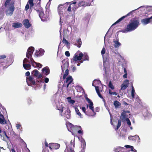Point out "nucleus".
<instances>
[{"label": "nucleus", "instance_id": "15", "mask_svg": "<svg viewBox=\"0 0 152 152\" xmlns=\"http://www.w3.org/2000/svg\"><path fill=\"white\" fill-rule=\"evenodd\" d=\"M152 17H150L149 18H146L141 20V22L144 25H146L149 23L151 22V19Z\"/></svg>", "mask_w": 152, "mask_h": 152}, {"label": "nucleus", "instance_id": "28", "mask_svg": "<svg viewBox=\"0 0 152 152\" xmlns=\"http://www.w3.org/2000/svg\"><path fill=\"white\" fill-rule=\"evenodd\" d=\"M127 116L126 115V112H125L124 111L121 114V119L122 120H125L126 118V117H127Z\"/></svg>", "mask_w": 152, "mask_h": 152}, {"label": "nucleus", "instance_id": "58", "mask_svg": "<svg viewBox=\"0 0 152 152\" xmlns=\"http://www.w3.org/2000/svg\"><path fill=\"white\" fill-rule=\"evenodd\" d=\"M117 94V93L115 92H112V95H115L116 96Z\"/></svg>", "mask_w": 152, "mask_h": 152}, {"label": "nucleus", "instance_id": "56", "mask_svg": "<svg viewBox=\"0 0 152 152\" xmlns=\"http://www.w3.org/2000/svg\"><path fill=\"white\" fill-rule=\"evenodd\" d=\"M77 133L79 134L83 133V132L81 130H78L77 131Z\"/></svg>", "mask_w": 152, "mask_h": 152}, {"label": "nucleus", "instance_id": "3", "mask_svg": "<svg viewBox=\"0 0 152 152\" xmlns=\"http://www.w3.org/2000/svg\"><path fill=\"white\" fill-rule=\"evenodd\" d=\"M64 107L61 106L59 108H58V110H59L61 112V116L65 117V120L70 119L71 118L70 111L69 108H67L64 113L62 114L63 111Z\"/></svg>", "mask_w": 152, "mask_h": 152}, {"label": "nucleus", "instance_id": "4", "mask_svg": "<svg viewBox=\"0 0 152 152\" xmlns=\"http://www.w3.org/2000/svg\"><path fill=\"white\" fill-rule=\"evenodd\" d=\"M34 9L37 11L39 13V15L41 20L42 21H45L48 19L49 15L48 13H46L44 14V12L39 10L37 9L36 8H34Z\"/></svg>", "mask_w": 152, "mask_h": 152}, {"label": "nucleus", "instance_id": "59", "mask_svg": "<svg viewBox=\"0 0 152 152\" xmlns=\"http://www.w3.org/2000/svg\"><path fill=\"white\" fill-rule=\"evenodd\" d=\"M72 83V82L71 81L70 82L68 83H67V84L66 85V88H67L69 86V85L70 84Z\"/></svg>", "mask_w": 152, "mask_h": 152}, {"label": "nucleus", "instance_id": "52", "mask_svg": "<svg viewBox=\"0 0 152 152\" xmlns=\"http://www.w3.org/2000/svg\"><path fill=\"white\" fill-rule=\"evenodd\" d=\"M31 100L30 99H28V104H30L31 102Z\"/></svg>", "mask_w": 152, "mask_h": 152}, {"label": "nucleus", "instance_id": "9", "mask_svg": "<svg viewBox=\"0 0 152 152\" xmlns=\"http://www.w3.org/2000/svg\"><path fill=\"white\" fill-rule=\"evenodd\" d=\"M33 76L37 77V79H40L42 77L41 74H39V72L37 69H34L31 73Z\"/></svg>", "mask_w": 152, "mask_h": 152}, {"label": "nucleus", "instance_id": "38", "mask_svg": "<svg viewBox=\"0 0 152 152\" xmlns=\"http://www.w3.org/2000/svg\"><path fill=\"white\" fill-rule=\"evenodd\" d=\"M11 1V0H6L4 4L5 7H7Z\"/></svg>", "mask_w": 152, "mask_h": 152}, {"label": "nucleus", "instance_id": "7", "mask_svg": "<svg viewBox=\"0 0 152 152\" xmlns=\"http://www.w3.org/2000/svg\"><path fill=\"white\" fill-rule=\"evenodd\" d=\"M26 82L28 86H32L36 84V82L34 80V78L31 76L27 77L26 78Z\"/></svg>", "mask_w": 152, "mask_h": 152}, {"label": "nucleus", "instance_id": "36", "mask_svg": "<svg viewBox=\"0 0 152 152\" xmlns=\"http://www.w3.org/2000/svg\"><path fill=\"white\" fill-rule=\"evenodd\" d=\"M92 86L95 87V90H96V91L97 93L99 92V86H94V85L93 83H92Z\"/></svg>", "mask_w": 152, "mask_h": 152}, {"label": "nucleus", "instance_id": "53", "mask_svg": "<svg viewBox=\"0 0 152 152\" xmlns=\"http://www.w3.org/2000/svg\"><path fill=\"white\" fill-rule=\"evenodd\" d=\"M123 104L124 105H128V103L126 102H125V101H123Z\"/></svg>", "mask_w": 152, "mask_h": 152}, {"label": "nucleus", "instance_id": "20", "mask_svg": "<svg viewBox=\"0 0 152 152\" xmlns=\"http://www.w3.org/2000/svg\"><path fill=\"white\" fill-rule=\"evenodd\" d=\"M94 0H89V2L86 4L83 1H81L79 3V6H84V5L87 6H90L91 5V3Z\"/></svg>", "mask_w": 152, "mask_h": 152}, {"label": "nucleus", "instance_id": "19", "mask_svg": "<svg viewBox=\"0 0 152 152\" xmlns=\"http://www.w3.org/2000/svg\"><path fill=\"white\" fill-rule=\"evenodd\" d=\"M66 7H65L64 6L62 5H60L58 7V10L60 14H63V10H65Z\"/></svg>", "mask_w": 152, "mask_h": 152}, {"label": "nucleus", "instance_id": "27", "mask_svg": "<svg viewBox=\"0 0 152 152\" xmlns=\"http://www.w3.org/2000/svg\"><path fill=\"white\" fill-rule=\"evenodd\" d=\"M0 107L1 108H1L0 109L2 112L1 113L3 114V115H4L5 114H7L6 109L4 106H2L1 105V106H0Z\"/></svg>", "mask_w": 152, "mask_h": 152}, {"label": "nucleus", "instance_id": "29", "mask_svg": "<svg viewBox=\"0 0 152 152\" xmlns=\"http://www.w3.org/2000/svg\"><path fill=\"white\" fill-rule=\"evenodd\" d=\"M28 3L30 4V10L31 9V8L34 6V4L33 2V0H28Z\"/></svg>", "mask_w": 152, "mask_h": 152}, {"label": "nucleus", "instance_id": "25", "mask_svg": "<svg viewBox=\"0 0 152 152\" xmlns=\"http://www.w3.org/2000/svg\"><path fill=\"white\" fill-rule=\"evenodd\" d=\"M82 44V42L80 38L76 40L75 45L78 48H80Z\"/></svg>", "mask_w": 152, "mask_h": 152}, {"label": "nucleus", "instance_id": "57", "mask_svg": "<svg viewBox=\"0 0 152 152\" xmlns=\"http://www.w3.org/2000/svg\"><path fill=\"white\" fill-rule=\"evenodd\" d=\"M21 127V125L19 124H18L16 125V127L17 129H20Z\"/></svg>", "mask_w": 152, "mask_h": 152}, {"label": "nucleus", "instance_id": "12", "mask_svg": "<svg viewBox=\"0 0 152 152\" xmlns=\"http://www.w3.org/2000/svg\"><path fill=\"white\" fill-rule=\"evenodd\" d=\"M49 148L51 149H57L60 146L59 144L57 143H50L49 144Z\"/></svg>", "mask_w": 152, "mask_h": 152}, {"label": "nucleus", "instance_id": "17", "mask_svg": "<svg viewBox=\"0 0 152 152\" xmlns=\"http://www.w3.org/2000/svg\"><path fill=\"white\" fill-rule=\"evenodd\" d=\"M129 140L132 141L139 140L140 137L136 135L134 136H130L128 137Z\"/></svg>", "mask_w": 152, "mask_h": 152}, {"label": "nucleus", "instance_id": "39", "mask_svg": "<svg viewBox=\"0 0 152 152\" xmlns=\"http://www.w3.org/2000/svg\"><path fill=\"white\" fill-rule=\"evenodd\" d=\"M127 122V124L129 125L130 126L131 124V122L128 118H126L125 120Z\"/></svg>", "mask_w": 152, "mask_h": 152}, {"label": "nucleus", "instance_id": "44", "mask_svg": "<svg viewBox=\"0 0 152 152\" xmlns=\"http://www.w3.org/2000/svg\"><path fill=\"white\" fill-rule=\"evenodd\" d=\"M105 48H102V49L101 51V53L102 55H103L105 53Z\"/></svg>", "mask_w": 152, "mask_h": 152}, {"label": "nucleus", "instance_id": "62", "mask_svg": "<svg viewBox=\"0 0 152 152\" xmlns=\"http://www.w3.org/2000/svg\"><path fill=\"white\" fill-rule=\"evenodd\" d=\"M124 72L125 73H127L126 69L125 68H124Z\"/></svg>", "mask_w": 152, "mask_h": 152}, {"label": "nucleus", "instance_id": "43", "mask_svg": "<svg viewBox=\"0 0 152 152\" xmlns=\"http://www.w3.org/2000/svg\"><path fill=\"white\" fill-rule=\"evenodd\" d=\"M65 55L67 57H69L70 56V54L68 51H66L65 53Z\"/></svg>", "mask_w": 152, "mask_h": 152}, {"label": "nucleus", "instance_id": "49", "mask_svg": "<svg viewBox=\"0 0 152 152\" xmlns=\"http://www.w3.org/2000/svg\"><path fill=\"white\" fill-rule=\"evenodd\" d=\"M49 81V79L48 78L46 77L45 78V80H44V81L45 83H48V82Z\"/></svg>", "mask_w": 152, "mask_h": 152}, {"label": "nucleus", "instance_id": "13", "mask_svg": "<svg viewBox=\"0 0 152 152\" xmlns=\"http://www.w3.org/2000/svg\"><path fill=\"white\" fill-rule=\"evenodd\" d=\"M44 50L42 49H41L38 51L36 50L34 56L36 57L41 56L44 54Z\"/></svg>", "mask_w": 152, "mask_h": 152}, {"label": "nucleus", "instance_id": "18", "mask_svg": "<svg viewBox=\"0 0 152 152\" xmlns=\"http://www.w3.org/2000/svg\"><path fill=\"white\" fill-rule=\"evenodd\" d=\"M42 72L43 73L45 72V75H47L50 73V70L48 66H46L42 69Z\"/></svg>", "mask_w": 152, "mask_h": 152}, {"label": "nucleus", "instance_id": "42", "mask_svg": "<svg viewBox=\"0 0 152 152\" xmlns=\"http://www.w3.org/2000/svg\"><path fill=\"white\" fill-rule=\"evenodd\" d=\"M36 64L37 66L39 68H41L42 67V65L39 63H36Z\"/></svg>", "mask_w": 152, "mask_h": 152}, {"label": "nucleus", "instance_id": "32", "mask_svg": "<svg viewBox=\"0 0 152 152\" xmlns=\"http://www.w3.org/2000/svg\"><path fill=\"white\" fill-rule=\"evenodd\" d=\"M29 58L30 59V61L31 62L32 65L33 66H34V63L36 64L37 62L34 61L33 59L32 58V57H30Z\"/></svg>", "mask_w": 152, "mask_h": 152}, {"label": "nucleus", "instance_id": "10", "mask_svg": "<svg viewBox=\"0 0 152 152\" xmlns=\"http://www.w3.org/2000/svg\"><path fill=\"white\" fill-rule=\"evenodd\" d=\"M86 99L89 104V108L92 111V112L94 113V115H95L96 113H94V107L93 106V103L92 101L89 99L88 97H86Z\"/></svg>", "mask_w": 152, "mask_h": 152}, {"label": "nucleus", "instance_id": "37", "mask_svg": "<svg viewBox=\"0 0 152 152\" xmlns=\"http://www.w3.org/2000/svg\"><path fill=\"white\" fill-rule=\"evenodd\" d=\"M28 4H29V3H28V2L26 4V5L25 6V10L27 12L28 11L29 8H30V6H29Z\"/></svg>", "mask_w": 152, "mask_h": 152}, {"label": "nucleus", "instance_id": "60", "mask_svg": "<svg viewBox=\"0 0 152 152\" xmlns=\"http://www.w3.org/2000/svg\"><path fill=\"white\" fill-rule=\"evenodd\" d=\"M76 69V67L75 66H74L72 68V71L73 72L75 71Z\"/></svg>", "mask_w": 152, "mask_h": 152}, {"label": "nucleus", "instance_id": "61", "mask_svg": "<svg viewBox=\"0 0 152 152\" xmlns=\"http://www.w3.org/2000/svg\"><path fill=\"white\" fill-rule=\"evenodd\" d=\"M109 93L110 94V95L112 94V91H111V90L109 89Z\"/></svg>", "mask_w": 152, "mask_h": 152}, {"label": "nucleus", "instance_id": "63", "mask_svg": "<svg viewBox=\"0 0 152 152\" xmlns=\"http://www.w3.org/2000/svg\"><path fill=\"white\" fill-rule=\"evenodd\" d=\"M70 152H75L74 150L72 148H70Z\"/></svg>", "mask_w": 152, "mask_h": 152}, {"label": "nucleus", "instance_id": "31", "mask_svg": "<svg viewBox=\"0 0 152 152\" xmlns=\"http://www.w3.org/2000/svg\"><path fill=\"white\" fill-rule=\"evenodd\" d=\"M108 87L111 89L113 90L115 88V87L112 84L111 81H110L108 84Z\"/></svg>", "mask_w": 152, "mask_h": 152}, {"label": "nucleus", "instance_id": "51", "mask_svg": "<svg viewBox=\"0 0 152 152\" xmlns=\"http://www.w3.org/2000/svg\"><path fill=\"white\" fill-rule=\"evenodd\" d=\"M127 73H125L123 76V77L124 78H126L127 77Z\"/></svg>", "mask_w": 152, "mask_h": 152}, {"label": "nucleus", "instance_id": "64", "mask_svg": "<svg viewBox=\"0 0 152 152\" xmlns=\"http://www.w3.org/2000/svg\"><path fill=\"white\" fill-rule=\"evenodd\" d=\"M11 151L12 152H15L14 148L12 149L11 150Z\"/></svg>", "mask_w": 152, "mask_h": 152}, {"label": "nucleus", "instance_id": "40", "mask_svg": "<svg viewBox=\"0 0 152 152\" xmlns=\"http://www.w3.org/2000/svg\"><path fill=\"white\" fill-rule=\"evenodd\" d=\"M97 94L99 96V97H100L101 98L103 99V101L104 102H105V99H104L103 97L102 96V95L100 93V92L97 93Z\"/></svg>", "mask_w": 152, "mask_h": 152}, {"label": "nucleus", "instance_id": "47", "mask_svg": "<svg viewBox=\"0 0 152 152\" xmlns=\"http://www.w3.org/2000/svg\"><path fill=\"white\" fill-rule=\"evenodd\" d=\"M6 57V56L4 55H0V59H4Z\"/></svg>", "mask_w": 152, "mask_h": 152}, {"label": "nucleus", "instance_id": "34", "mask_svg": "<svg viewBox=\"0 0 152 152\" xmlns=\"http://www.w3.org/2000/svg\"><path fill=\"white\" fill-rule=\"evenodd\" d=\"M75 109V111L76 113L78 115L80 116V117H81L82 115L81 113H80L79 110L78 109V108H76Z\"/></svg>", "mask_w": 152, "mask_h": 152}, {"label": "nucleus", "instance_id": "1", "mask_svg": "<svg viewBox=\"0 0 152 152\" xmlns=\"http://www.w3.org/2000/svg\"><path fill=\"white\" fill-rule=\"evenodd\" d=\"M139 21L136 18H133L130 20V22L127 25L125 29L123 31L124 33L130 32L136 29L139 25Z\"/></svg>", "mask_w": 152, "mask_h": 152}, {"label": "nucleus", "instance_id": "45", "mask_svg": "<svg viewBox=\"0 0 152 152\" xmlns=\"http://www.w3.org/2000/svg\"><path fill=\"white\" fill-rule=\"evenodd\" d=\"M82 110L83 111L86 115H87L86 113V109L85 107H82Z\"/></svg>", "mask_w": 152, "mask_h": 152}, {"label": "nucleus", "instance_id": "50", "mask_svg": "<svg viewBox=\"0 0 152 152\" xmlns=\"http://www.w3.org/2000/svg\"><path fill=\"white\" fill-rule=\"evenodd\" d=\"M30 72L28 71L26 72L25 73V75H26V76H28V77H29V76H30Z\"/></svg>", "mask_w": 152, "mask_h": 152}, {"label": "nucleus", "instance_id": "22", "mask_svg": "<svg viewBox=\"0 0 152 152\" xmlns=\"http://www.w3.org/2000/svg\"><path fill=\"white\" fill-rule=\"evenodd\" d=\"M4 136L8 139H9L10 137L7 135L6 132L5 131H3L2 132V131L0 128V137L1 138L2 137H4Z\"/></svg>", "mask_w": 152, "mask_h": 152}, {"label": "nucleus", "instance_id": "24", "mask_svg": "<svg viewBox=\"0 0 152 152\" xmlns=\"http://www.w3.org/2000/svg\"><path fill=\"white\" fill-rule=\"evenodd\" d=\"M113 104L116 108H119L121 105V103L118 101H114Z\"/></svg>", "mask_w": 152, "mask_h": 152}, {"label": "nucleus", "instance_id": "30", "mask_svg": "<svg viewBox=\"0 0 152 152\" xmlns=\"http://www.w3.org/2000/svg\"><path fill=\"white\" fill-rule=\"evenodd\" d=\"M132 90L131 91V95L133 98L134 96V93H135V90L134 88L132 85Z\"/></svg>", "mask_w": 152, "mask_h": 152}, {"label": "nucleus", "instance_id": "48", "mask_svg": "<svg viewBox=\"0 0 152 152\" xmlns=\"http://www.w3.org/2000/svg\"><path fill=\"white\" fill-rule=\"evenodd\" d=\"M27 62H29L28 61V59L26 58H25L24 59L23 61V63L25 64V63H27Z\"/></svg>", "mask_w": 152, "mask_h": 152}, {"label": "nucleus", "instance_id": "2", "mask_svg": "<svg viewBox=\"0 0 152 152\" xmlns=\"http://www.w3.org/2000/svg\"><path fill=\"white\" fill-rule=\"evenodd\" d=\"M79 54H78L79 56L78 55V54H77L76 53L73 57V60L75 62H76L77 61H80L81 60L82 57H83V61H88L89 60V57L86 54H84L83 55V53L80 52Z\"/></svg>", "mask_w": 152, "mask_h": 152}, {"label": "nucleus", "instance_id": "8", "mask_svg": "<svg viewBox=\"0 0 152 152\" xmlns=\"http://www.w3.org/2000/svg\"><path fill=\"white\" fill-rule=\"evenodd\" d=\"M34 50V48L32 47H30L28 48L26 55L27 58H29L30 57H32Z\"/></svg>", "mask_w": 152, "mask_h": 152}, {"label": "nucleus", "instance_id": "16", "mask_svg": "<svg viewBox=\"0 0 152 152\" xmlns=\"http://www.w3.org/2000/svg\"><path fill=\"white\" fill-rule=\"evenodd\" d=\"M132 14V11L130 12L129 13H128V14H127L126 15L123 16V17H121L118 20H117L116 22H115L113 25H115L117 23L120 22L121 21L124 19L129 15L130 14Z\"/></svg>", "mask_w": 152, "mask_h": 152}, {"label": "nucleus", "instance_id": "14", "mask_svg": "<svg viewBox=\"0 0 152 152\" xmlns=\"http://www.w3.org/2000/svg\"><path fill=\"white\" fill-rule=\"evenodd\" d=\"M23 23L26 28H29L31 26V24L30 23L28 19H25L23 21Z\"/></svg>", "mask_w": 152, "mask_h": 152}, {"label": "nucleus", "instance_id": "54", "mask_svg": "<svg viewBox=\"0 0 152 152\" xmlns=\"http://www.w3.org/2000/svg\"><path fill=\"white\" fill-rule=\"evenodd\" d=\"M42 80H39V79H38V80H37L36 82H37L39 83H40L42 82Z\"/></svg>", "mask_w": 152, "mask_h": 152}, {"label": "nucleus", "instance_id": "55", "mask_svg": "<svg viewBox=\"0 0 152 152\" xmlns=\"http://www.w3.org/2000/svg\"><path fill=\"white\" fill-rule=\"evenodd\" d=\"M81 142H82L83 143V146H85L86 144V142H85V141H84V140H83H83H82Z\"/></svg>", "mask_w": 152, "mask_h": 152}, {"label": "nucleus", "instance_id": "26", "mask_svg": "<svg viewBox=\"0 0 152 152\" xmlns=\"http://www.w3.org/2000/svg\"><path fill=\"white\" fill-rule=\"evenodd\" d=\"M23 66L24 68L26 69H31V65L29 64H23Z\"/></svg>", "mask_w": 152, "mask_h": 152}, {"label": "nucleus", "instance_id": "5", "mask_svg": "<svg viewBox=\"0 0 152 152\" xmlns=\"http://www.w3.org/2000/svg\"><path fill=\"white\" fill-rule=\"evenodd\" d=\"M15 3L14 1L11 2L8 9L6 10V14L7 15H12L15 10Z\"/></svg>", "mask_w": 152, "mask_h": 152}, {"label": "nucleus", "instance_id": "41", "mask_svg": "<svg viewBox=\"0 0 152 152\" xmlns=\"http://www.w3.org/2000/svg\"><path fill=\"white\" fill-rule=\"evenodd\" d=\"M72 5V4H69V5L68 7V8L67 9V10L69 12H70L71 11V6Z\"/></svg>", "mask_w": 152, "mask_h": 152}, {"label": "nucleus", "instance_id": "46", "mask_svg": "<svg viewBox=\"0 0 152 152\" xmlns=\"http://www.w3.org/2000/svg\"><path fill=\"white\" fill-rule=\"evenodd\" d=\"M68 102H69L71 103L72 104H73L75 102V101L74 100H73V99L69 100H68Z\"/></svg>", "mask_w": 152, "mask_h": 152}, {"label": "nucleus", "instance_id": "33", "mask_svg": "<svg viewBox=\"0 0 152 152\" xmlns=\"http://www.w3.org/2000/svg\"><path fill=\"white\" fill-rule=\"evenodd\" d=\"M121 122L120 120H119L118 121V125L117 126L116 130H118L121 125Z\"/></svg>", "mask_w": 152, "mask_h": 152}, {"label": "nucleus", "instance_id": "11", "mask_svg": "<svg viewBox=\"0 0 152 152\" xmlns=\"http://www.w3.org/2000/svg\"><path fill=\"white\" fill-rule=\"evenodd\" d=\"M129 80H126L121 86V90H124L126 89L129 86Z\"/></svg>", "mask_w": 152, "mask_h": 152}, {"label": "nucleus", "instance_id": "6", "mask_svg": "<svg viewBox=\"0 0 152 152\" xmlns=\"http://www.w3.org/2000/svg\"><path fill=\"white\" fill-rule=\"evenodd\" d=\"M69 74V70L68 69H67L65 71V72L63 76V79L64 80L66 79V80H65L64 81V85L65 83H68L69 82H70L71 81L72 82H72L73 81V80L72 77L71 76H69L67 77L66 78V77Z\"/></svg>", "mask_w": 152, "mask_h": 152}, {"label": "nucleus", "instance_id": "23", "mask_svg": "<svg viewBox=\"0 0 152 152\" xmlns=\"http://www.w3.org/2000/svg\"><path fill=\"white\" fill-rule=\"evenodd\" d=\"M22 25L20 23L17 22L14 23H13L12 26L15 28H18L22 27Z\"/></svg>", "mask_w": 152, "mask_h": 152}, {"label": "nucleus", "instance_id": "35", "mask_svg": "<svg viewBox=\"0 0 152 152\" xmlns=\"http://www.w3.org/2000/svg\"><path fill=\"white\" fill-rule=\"evenodd\" d=\"M62 42L63 43L65 44L66 45H68L69 44L67 41L64 38H63Z\"/></svg>", "mask_w": 152, "mask_h": 152}, {"label": "nucleus", "instance_id": "21", "mask_svg": "<svg viewBox=\"0 0 152 152\" xmlns=\"http://www.w3.org/2000/svg\"><path fill=\"white\" fill-rule=\"evenodd\" d=\"M116 40L113 41V42L114 43V46L115 48H118L121 45V44L118 42V38H116Z\"/></svg>", "mask_w": 152, "mask_h": 152}]
</instances>
